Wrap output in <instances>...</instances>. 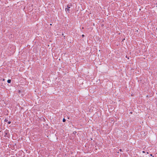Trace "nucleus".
<instances>
[{
  "label": "nucleus",
  "instance_id": "f257e3e1",
  "mask_svg": "<svg viewBox=\"0 0 157 157\" xmlns=\"http://www.w3.org/2000/svg\"><path fill=\"white\" fill-rule=\"evenodd\" d=\"M71 4H68L67 6V8H66L65 9V11L66 12L67 11L68 12V13H70V11H71L70 9L71 8Z\"/></svg>",
  "mask_w": 157,
  "mask_h": 157
},
{
  "label": "nucleus",
  "instance_id": "f03ea898",
  "mask_svg": "<svg viewBox=\"0 0 157 157\" xmlns=\"http://www.w3.org/2000/svg\"><path fill=\"white\" fill-rule=\"evenodd\" d=\"M11 82V80L10 79H8L7 80V82L8 83H10Z\"/></svg>",
  "mask_w": 157,
  "mask_h": 157
},
{
  "label": "nucleus",
  "instance_id": "7ed1b4c3",
  "mask_svg": "<svg viewBox=\"0 0 157 157\" xmlns=\"http://www.w3.org/2000/svg\"><path fill=\"white\" fill-rule=\"evenodd\" d=\"M66 121V120L64 119V118H63V122H65Z\"/></svg>",
  "mask_w": 157,
  "mask_h": 157
},
{
  "label": "nucleus",
  "instance_id": "20e7f679",
  "mask_svg": "<svg viewBox=\"0 0 157 157\" xmlns=\"http://www.w3.org/2000/svg\"><path fill=\"white\" fill-rule=\"evenodd\" d=\"M7 121H8L6 119H5V122H7Z\"/></svg>",
  "mask_w": 157,
  "mask_h": 157
},
{
  "label": "nucleus",
  "instance_id": "39448f33",
  "mask_svg": "<svg viewBox=\"0 0 157 157\" xmlns=\"http://www.w3.org/2000/svg\"><path fill=\"white\" fill-rule=\"evenodd\" d=\"M11 122L10 121H9L8 122V124H10V123Z\"/></svg>",
  "mask_w": 157,
  "mask_h": 157
},
{
  "label": "nucleus",
  "instance_id": "423d86ee",
  "mask_svg": "<svg viewBox=\"0 0 157 157\" xmlns=\"http://www.w3.org/2000/svg\"><path fill=\"white\" fill-rule=\"evenodd\" d=\"M82 37H83L84 36V35L83 34V35H82Z\"/></svg>",
  "mask_w": 157,
  "mask_h": 157
},
{
  "label": "nucleus",
  "instance_id": "0eeeda50",
  "mask_svg": "<svg viewBox=\"0 0 157 157\" xmlns=\"http://www.w3.org/2000/svg\"><path fill=\"white\" fill-rule=\"evenodd\" d=\"M142 152H143V153H145V151H142Z\"/></svg>",
  "mask_w": 157,
  "mask_h": 157
},
{
  "label": "nucleus",
  "instance_id": "6e6552de",
  "mask_svg": "<svg viewBox=\"0 0 157 157\" xmlns=\"http://www.w3.org/2000/svg\"><path fill=\"white\" fill-rule=\"evenodd\" d=\"M150 156H152V154H150Z\"/></svg>",
  "mask_w": 157,
  "mask_h": 157
},
{
  "label": "nucleus",
  "instance_id": "1a4fd4ad",
  "mask_svg": "<svg viewBox=\"0 0 157 157\" xmlns=\"http://www.w3.org/2000/svg\"><path fill=\"white\" fill-rule=\"evenodd\" d=\"M147 154H148L149 153L148 152H147Z\"/></svg>",
  "mask_w": 157,
  "mask_h": 157
},
{
  "label": "nucleus",
  "instance_id": "9d476101",
  "mask_svg": "<svg viewBox=\"0 0 157 157\" xmlns=\"http://www.w3.org/2000/svg\"><path fill=\"white\" fill-rule=\"evenodd\" d=\"M120 151H121V149H120Z\"/></svg>",
  "mask_w": 157,
  "mask_h": 157
},
{
  "label": "nucleus",
  "instance_id": "9b49d317",
  "mask_svg": "<svg viewBox=\"0 0 157 157\" xmlns=\"http://www.w3.org/2000/svg\"><path fill=\"white\" fill-rule=\"evenodd\" d=\"M62 35L63 36V34H62Z\"/></svg>",
  "mask_w": 157,
  "mask_h": 157
}]
</instances>
